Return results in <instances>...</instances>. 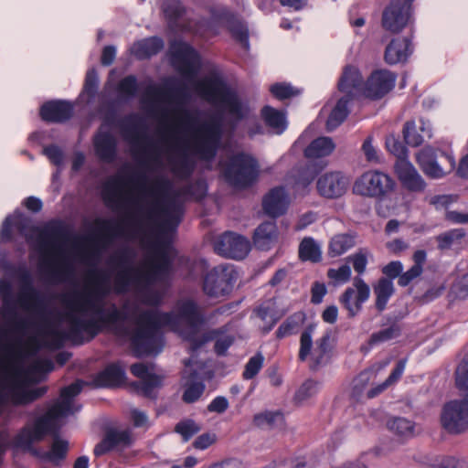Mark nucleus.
I'll list each match as a JSON object with an SVG mask.
<instances>
[{
    "instance_id": "obj_1",
    "label": "nucleus",
    "mask_w": 468,
    "mask_h": 468,
    "mask_svg": "<svg viewBox=\"0 0 468 468\" xmlns=\"http://www.w3.org/2000/svg\"><path fill=\"white\" fill-rule=\"evenodd\" d=\"M91 288L84 292H75L65 298L64 302L69 308L78 311L91 310L96 318L82 319L74 314L69 313L66 320L69 323V333L71 342L75 345L84 343L83 333L87 334V341L95 338L106 328H117L118 323L124 322L127 318L124 312L115 304L104 308L101 304H96L95 299L105 296L110 292V275L101 269H93L87 276Z\"/></svg>"
},
{
    "instance_id": "obj_2",
    "label": "nucleus",
    "mask_w": 468,
    "mask_h": 468,
    "mask_svg": "<svg viewBox=\"0 0 468 468\" xmlns=\"http://www.w3.org/2000/svg\"><path fill=\"white\" fill-rule=\"evenodd\" d=\"M37 232L36 242L39 251L50 259L41 263V270L46 278L54 283L61 282L72 276L73 266L65 257L64 245L72 238L69 226L60 219H51L41 228L33 227Z\"/></svg>"
},
{
    "instance_id": "obj_3",
    "label": "nucleus",
    "mask_w": 468,
    "mask_h": 468,
    "mask_svg": "<svg viewBox=\"0 0 468 468\" xmlns=\"http://www.w3.org/2000/svg\"><path fill=\"white\" fill-rule=\"evenodd\" d=\"M133 252L129 248L121 250L112 258L120 270L114 277V291L118 293L126 292L131 285H149L168 272L171 267L170 259L165 251H159L155 260L146 271L132 265Z\"/></svg>"
},
{
    "instance_id": "obj_4",
    "label": "nucleus",
    "mask_w": 468,
    "mask_h": 468,
    "mask_svg": "<svg viewBox=\"0 0 468 468\" xmlns=\"http://www.w3.org/2000/svg\"><path fill=\"white\" fill-rule=\"evenodd\" d=\"M179 112L180 123L192 131L190 149L193 154L202 161H212L217 155L222 139V119L211 116L198 123L197 112L186 109Z\"/></svg>"
},
{
    "instance_id": "obj_5",
    "label": "nucleus",
    "mask_w": 468,
    "mask_h": 468,
    "mask_svg": "<svg viewBox=\"0 0 468 468\" xmlns=\"http://www.w3.org/2000/svg\"><path fill=\"white\" fill-rule=\"evenodd\" d=\"M172 315L158 309L142 311L135 319L136 327L130 334L131 347L138 357L158 354L163 348L158 332L171 322Z\"/></svg>"
},
{
    "instance_id": "obj_6",
    "label": "nucleus",
    "mask_w": 468,
    "mask_h": 468,
    "mask_svg": "<svg viewBox=\"0 0 468 468\" xmlns=\"http://www.w3.org/2000/svg\"><path fill=\"white\" fill-rule=\"evenodd\" d=\"M144 173H133L127 177L114 176L103 185L102 199L107 207L113 209H127L133 201L123 194L122 188L131 184L142 193L157 197L166 191L170 186L165 178H156L149 186Z\"/></svg>"
},
{
    "instance_id": "obj_7",
    "label": "nucleus",
    "mask_w": 468,
    "mask_h": 468,
    "mask_svg": "<svg viewBox=\"0 0 468 468\" xmlns=\"http://www.w3.org/2000/svg\"><path fill=\"white\" fill-rule=\"evenodd\" d=\"M455 383L463 400L446 402L441 413V426L450 434H461L468 430V363L465 359L457 367Z\"/></svg>"
},
{
    "instance_id": "obj_8",
    "label": "nucleus",
    "mask_w": 468,
    "mask_h": 468,
    "mask_svg": "<svg viewBox=\"0 0 468 468\" xmlns=\"http://www.w3.org/2000/svg\"><path fill=\"white\" fill-rule=\"evenodd\" d=\"M315 324H308L301 334L298 359L304 362L310 356L309 369L317 371L321 367L330 364L335 346L332 340V331L327 330L315 341V347L313 349V334Z\"/></svg>"
},
{
    "instance_id": "obj_9",
    "label": "nucleus",
    "mask_w": 468,
    "mask_h": 468,
    "mask_svg": "<svg viewBox=\"0 0 468 468\" xmlns=\"http://www.w3.org/2000/svg\"><path fill=\"white\" fill-rule=\"evenodd\" d=\"M209 17L207 25L215 29L224 27L232 38L244 48L250 47L249 28L239 16L225 5H212L207 7Z\"/></svg>"
},
{
    "instance_id": "obj_10",
    "label": "nucleus",
    "mask_w": 468,
    "mask_h": 468,
    "mask_svg": "<svg viewBox=\"0 0 468 468\" xmlns=\"http://www.w3.org/2000/svg\"><path fill=\"white\" fill-rule=\"evenodd\" d=\"M224 177L232 186L245 189L251 186L259 176L257 160L245 153L233 154L224 168Z\"/></svg>"
},
{
    "instance_id": "obj_11",
    "label": "nucleus",
    "mask_w": 468,
    "mask_h": 468,
    "mask_svg": "<svg viewBox=\"0 0 468 468\" xmlns=\"http://www.w3.org/2000/svg\"><path fill=\"white\" fill-rule=\"evenodd\" d=\"M197 90L208 101L221 102L229 113L238 121L244 118L241 101L220 78L213 77L204 80L198 83Z\"/></svg>"
},
{
    "instance_id": "obj_12",
    "label": "nucleus",
    "mask_w": 468,
    "mask_h": 468,
    "mask_svg": "<svg viewBox=\"0 0 468 468\" xmlns=\"http://www.w3.org/2000/svg\"><path fill=\"white\" fill-rule=\"evenodd\" d=\"M395 185V181L388 174L378 170H367L355 180L353 193L382 200L393 192Z\"/></svg>"
},
{
    "instance_id": "obj_13",
    "label": "nucleus",
    "mask_w": 468,
    "mask_h": 468,
    "mask_svg": "<svg viewBox=\"0 0 468 468\" xmlns=\"http://www.w3.org/2000/svg\"><path fill=\"white\" fill-rule=\"evenodd\" d=\"M118 126L125 139L132 146L134 155L140 154L146 160H155V146L146 134L145 126L141 123L136 115L131 114L118 122Z\"/></svg>"
},
{
    "instance_id": "obj_14",
    "label": "nucleus",
    "mask_w": 468,
    "mask_h": 468,
    "mask_svg": "<svg viewBox=\"0 0 468 468\" xmlns=\"http://www.w3.org/2000/svg\"><path fill=\"white\" fill-rule=\"evenodd\" d=\"M239 278L232 264H219L213 267L204 277L203 292L209 297H222L229 294Z\"/></svg>"
},
{
    "instance_id": "obj_15",
    "label": "nucleus",
    "mask_w": 468,
    "mask_h": 468,
    "mask_svg": "<svg viewBox=\"0 0 468 468\" xmlns=\"http://www.w3.org/2000/svg\"><path fill=\"white\" fill-rule=\"evenodd\" d=\"M171 65L186 79H194L200 69V56L187 42L172 40L168 50Z\"/></svg>"
},
{
    "instance_id": "obj_16",
    "label": "nucleus",
    "mask_w": 468,
    "mask_h": 468,
    "mask_svg": "<svg viewBox=\"0 0 468 468\" xmlns=\"http://www.w3.org/2000/svg\"><path fill=\"white\" fill-rule=\"evenodd\" d=\"M54 423L50 416L42 415L37 418L29 427L23 428L15 438V444L33 456H40V449L34 446L35 442L42 441L53 431Z\"/></svg>"
},
{
    "instance_id": "obj_17",
    "label": "nucleus",
    "mask_w": 468,
    "mask_h": 468,
    "mask_svg": "<svg viewBox=\"0 0 468 468\" xmlns=\"http://www.w3.org/2000/svg\"><path fill=\"white\" fill-rule=\"evenodd\" d=\"M183 216L184 207L175 198H156L147 213L150 219L161 218L158 227L162 231H175L181 223Z\"/></svg>"
},
{
    "instance_id": "obj_18",
    "label": "nucleus",
    "mask_w": 468,
    "mask_h": 468,
    "mask_svg": "<svg viewBox=\"0 0 468 468\" xmlns=\"http://www.w3.org/2000/svg\"><path fill=\"white\" fill-rule=\"evenodd\" d=\"M14 276L20 283L18 303L26 309L43 314L46 312V303L42 293L34 287L33 277L26 267H18L14 271Z\"/></svg>"
},
{
    "instance_id": "obj_19",
    "label": "nucleus",
    "mask_w": 468,
    "mask_h": 468,
    "mask_svg": "<svg viewBox=\"0 0 468 468\" xmlns=\"http://www.w3.org/2000/svg\"><path fill=\"white\" fill-rule=\"evenodd\" d=\"M115 113L109 112L105 115L102 124L92 137V144L96 156L103 163L111 164L118 153V142L116 137L110 132L104 130V125L115 124Z\"/></svg>"
},
{
    "instance_id": "obj_20",
    "label": "nucleus",
    "mask_w": 468,
    "mask_h": 468,
    "mask_svg": "<svg viewBox=\"0 0 468 468\" xmlns=\"http://www.w3.org/2000/svg\"><path fill=\"white\" fill-rule=\"evenodd\" d=\"M415 0H390L382 13V27L391 33H399L410 23Z\"/></svg>"
},
{
    "instance_id": "obj_21",
    "label": "nucleus",
    "mask_w": 468,
    "mask_h": 468,
    "mask_svg": "<svg viewBox=\"0 0 468 468\" xmlns=\"http://www.w3.org/2000/svg\"><path fill=\"white\" fill-rule=\"evenodd\" d=\"M48 387L26 389L10 381H0V404L11 402L15 406H26L43 397Z\"/></svg>"
},
{
    "instance_id": "obj_22",
    "label": "nucleus",
    "mask_w": 468,
    "mask_h": 468,
    "mask_svg": "<svg viewBox=\"0 0 468 468\" xmlns=\"http://www.w3.org/2000/svg\"><path fill=\"white\" fill-rule=\"evenodd\" d=\"M94 224L96 227L94 233L84 239L109 243L114 238L123 236L125 228L133 226L136 222L132 213H126L125 217L120 220L97 218Z\"/></svg>"
},
{
    "instance_id": "obj_23",
    "label": "nucleus",
    "mask_w": 468,
    "mask_h": 468,
    "mask_svg": "<svg viewBox=\"0 0 468 468\" xmlns=\"http://www.w3.org/2000/svg\"><path fill=\"white\" fill-rule=\"evenodd\" d=\"M217 254L233 260H243L250 250V240L233 231H226L214 242Z\"/></svg>"
},
{
    "instance_id": "obj_24",
    "label": "nucleus",
    "mask_w": 468,
    "mask_h": 468,
    "mask_svg": "<svg viewBox=\"0 0 468 468\" xmlns=\"http://www.w3.org/2000/svg\"><path fill=\"white\" fill-rule=\"evenodd\" d=\"M369 296V285L362 278L356 277L353 287H347L340 295L339 303L347 311V316L353 318L361 312Z\"/></svg>"
},
{
    "instance_id": "obj_25",
    "label": "nucleus",
    "mask_w": 468,
    "mask_h": 468,
    "mask_svg": "<svg viewBox=\"0 0 468 468\" xmlns=\"http://www.w3.org/2000/svg\"><path fill=\"white\" fill-rule=\"evenodd\" d=\"M172 315L171 322L165 323L166 326L175 328L180 323H185L190 328L196 330L205 323V316L198 304L192 299L179 301L176 304V313L162 312Z\"/></svg>"
},
{
    "instance_id": "obj_26",
    "label": "nucleus",
    "mask_w": 468,
    "mask_h": 468,
    "mask_svg": "<svg viewBox=\"0 0 468 468\" xmlns=\"http://www.w3.org/2000/svg\"><path fill=\"white\" fill-rule=\"evenodd\" d=\"M397 74L388 69H375L365 81L363 96L380 100L391 91L396 84Z\"/></svg>"
},
{
    "instance_id": "obj_27",
    "label": "nucleus",
    "mask_w": 468,
    "mask_h": 468,
    "mask_svg": "<svg viewBox=\"0 0 468 468\" xmlns=\"http://www.w3.org/2000/svg\"><path fill=\"white\" fill-rule=\"evenodd\" d=\"M348 186L349 178L342 172L325 173L316 181L318 194L327 199H335L344 196Z\"/></svg>"
},
{
    "instance_id": "obj_28",
    "label": "nucleus",
    "mask_w": 468,
    "mask_h": 468,
    "mask_svg": "<svg viewBox=\"0 0 468 468\" xmlns=\"http://www.w3.org/2000/svg\"><path fill=\"white\" fill-rule=\"evenodd\" d=\"M145 95L152 100L181 101L187 98V86L183 81L168 78L163 85H150L145 90Z\"/></svg>"
},
{
    "instance_id": "obj_29",
    "label": "nucleus",
    "mask_w": 468,
    "mask_h": 468,
    "mask_svg": "<svg viewBox=\"0 0 468 468\" xmlns=\"http://www.w3.org/2000/svg\"><path fill=\"white\" fill-rule=\"evenodd\" d=\"M395 172L401 186L411 193H421L427 184L415 166L408 160H398Z\"/></svg>"
},
{
    "instance_id": "obj_30",
    "label": "nucleus",
    "mask_w": 468,
    "mask_h": 468,
    "mask_svg": "<svg viewBox=\"0 0 468 468\" xmlns=\"http://www.w3.org/2000/svg\"><path fill=\"white\" fill-rule=\"evenodd\" d=\"M73 104L62 100L46 101L39 109L41 119L50 123H63L73 116Z\"/></svg>"
},
{
    "instance_id": "obj_31",
    "label": "nucleus",
    "mask_w": 468,
    "mask_h": 468,
    "mask_svg": "<svg viewBox=\"0 0 468 468\" xmlns=\"http://www.w3.org/2000/svg\"><path fill=\"white\" fill-rule=\"evenodd\" d=\"M132 442V436L129 431H118L112 428L105 431L101 441L95 445L93 454L96 457H101L113 451L118 446L128 447Z\"/></svg>"
},
{
    "instance_id": "obj_32",
    "label": "nucleus",
    "mask_w": 468,
    "mask_h": 468,
    "mask_svg": "<svg viewBox=\"0 0 468 468\" xmlns=\"http://www.w3.org/2000/svg\"><path fill=\"white\" fill-rule=\"evenodd\" d=\"M337 86L341 92L346 93L345 95H350L354 99L356 96H363L365 81L356 67L346 65L343 69Z\"/></svg>"
},
{
    "instance_id": "obj_33",
    "label": "nucleus",
    "mask_w": 468,
    "mask_h": 468,
    "mask_svg": "<svg viewBox=\"0 0 468 468\" xmlns=\"http://www.w3.org/2000/svg\"><path fill=\"white\" fill-rule=\"evenodd\" d=\"M439 151L431 146H425L416 154V161L421 171L430 178H442L446 173L438 164Z\"/></svg>"
},
{
    "instance_id": "obj_34",
    "label": "nucleus",
    "mask_w": 468,
    "mask_h": 468,
    "mask_svg": "<svg viewBox=\"0 0 468 468\" xmlns=\"http://www.w3.org/2000/svg\"><path fill=\"white\" fill-rule=\"evenodd\" d=\"M287 195L282 186L271 188L262 199V208L264 213L276 218L287 211Z\"/></svg>"
},
{
    "instance_id": "obj_35",
    "label": "nucleus",
    "mask_w": 468,
    "mask_h": 468,
    "mask_svg": "<svg viewBox=\"0 0 468 468\" xmlns=\"http://www.w3.org/2000/svg\"><path fill=\"white\" fill-rule=\"evenodd\" d=\"M413 52V45L409 37L393 38L386 47L384 59L389 65L404 63Z\"/></svg>"
},
{
    "instance_id": "obj_36",
    "label": "nucleus",
    "mask_w": 468,
    "mask_h": 468,
    "mask_svg": "<svg viewBox=\"0 0 468 468\" xmlns=\"http://www.w3.org/2000/svg\"><path fill=\"white\" fill-rule=\"evenodd\" d=\"M125 378L123 367L118 362H114L97 373L92 382L96 388H117L124 383Z\"/></svg>"
},
{
    "instance_id": "obj_37",
    "label": "nucleus",
    "mask_w": 468,
    "mask_h": 468,
    "mask_svg": "<svg viewBox=\"0 0 468 468\" xmlns=\"http://www.w3.org/2000/svg\"><path fill=\"white\" fill-rule=\"evenodd\" d=\"M420 123L419 130L414 121H408L403 126V139L405 144L409 146L418 147L422 144L425 138L430 139L432 136L431 127L429 122L420 119Z\"/></svg>"
},
{
    "instance_id": "obj_38",
    "label": "nucleus",
    "mask_w": 468,
    "mask_h": 468,
    "mask_svg": "<svg viewBox=\"0 0 468 468\" xmlns=\"http://www.w3.org/2000/svg\"><path fill=\"white\" fill-rule=\"evenodd\" d=\"M165 47L162 37L154 36L140 39L133 43L131 52L140 59H147L157 55Z\"/></svg>"
},
{
    "instance_id": "obj_39",
    "label": "nucleus",
    "mask_w": 468,
    "mask_h": 468,
    "mask_svg": "<svg viewBox=\"0 0 468 468\" xmlns=\"http://www.w3.org/2000/svg\"><path fill=\"white\" fill-rule=\"evenodd\" d=\"M253 424L260 429L283 430L286 426V421L282 411L265 410L253 416Z\"/></svg>"
},
{
    "instance_id": "obj_40",
    "label": "nucleus",
    "mask_w": 468,
    "mask_h": 468,
    "mask_svg": "<svg viewBox=\"0 0 468 468\" xmlns=\"http://www.w3.org/2000/svg\"><path fill=\"white\" fill-rule=\"evenodd\" d=\"M261 117L267 127L277 134H282L287 128L286 114L270 105H265L261 110Z\"/></svg>"
},
{
    "instance_id": "obj_41",
    "label": "nucleus",
    "mask_w": 468,
    "mask_h": 468,
    "mask_svg": "<svg viewBox=\"0 0 468 468\" xmlns=\"http://www.w3.org/2000/svg\"><path fill=\"white\" fill-rule=\"evenodd\" d=\"M373 292L376 296L375 308L378 313L386 310L390 298L395 293L393 282L389 279L379 278L373 286Z\"/></svg>"
},
{
    "instance_id": "obj_42",
    "label": "nucleus",
    "mask_w": 468,
    "mask_h": 468,
    "mask_svg": "<svg viewBox=\"0 0 468 468\" xmlns=\"http://www.w3.org/2000/svg\"><path fill=\"white\" fill-rule=\"evenodd\" d=\"M335 148V144L332 138L321 136L313 140L304 149V156L306 158H320L330 155Z\"/></svg>"
},
{
    "instance_id": "obj_43",
    "label": "nucleus",
    "mask_w": 468,
    "mask_h": 468,
    "mask_svg": "<svg viewBox=\"0 0 468 468\" xmlns=\"http://www.w3.org/2000/svg\"><path fill=\"white\" fill-rule=\"evenodd\" d=\"M306 320L303 311H298L289 315L278 327L275 332L277 339L281 340L286 336L295 335L299 332Z\"/></svg>"
},
{
    "instance_id": "obj_44",
    "label": "nucleus",
    "mask_w": 468,
    "mask_h": 468,
    "mask_svg": "<svg viewBox=\"0 0 468 468\" xmlns=\"http://www.w3.org/2000/svg\"><path fill=\"white\" fill-rule=\"evenodd\" d=\"M351 101L353 99L350 95H344L337 101L327 118V130L332 131L344 122L349 114L348 105Z\"/></svg>"
},
{
    "instance_id": "obj_45",
    "label": "nucleus",
    "mask_w": 468,
    "mask_h": 468,
    "mask_svg": "<svg viewBox=\"0 0 468 468\" xmlns=\"http://www.w3.org/2000/svg\"><path fill=\"white\" fill-rule=\"evenodd\" d=\"M68 451V441L56 436L52 441L50 450L48 452H44L40 449V456L37 457L58 465L61 461L66 459Z\"/></svg>"
},
{
    "instance_id": "obj_46",
    "label": "nucleus",
    "mask_w": 468,
    "mask_h": 468,
    "mask_svg": "<svg viewBox=\"0 0 468 468\" xmlns=\"http://www.w3.org/2000/svg\"><path fill=\"white\" fill-rule=\"evenodd\" d=\"M162 384V377L155 374L148 376L145 379L134 382L133 386L138 394L146 399L154 400L157 399L156 389L161 388Z\"/></svg>"
},
{
    "instance_id": "obj_47",
    "label": "nucleus",
    "mask_w": 468,
    "mask_h": 468,
    "mask_svg": "<svg viewBox=\"0 0 468 468\" xmlns=\"http://www.w3.org/2000/svg\"><path fill=\"white\" fill-rule=\"evenodd\" d=\"M355 244L354 235L346 233L335 235L329 242L328 254L330 257L340 256L353 248Z\"/></svg>"
},
{
    "instance_id": "obj_48",
    "label": "nucleus",
    "mask_w": 468,
    "mask_h": 468,
    "mask_svg": "<svg viewBox=\"0 0 468 468\" xmlns=\"http://www.w3.org/2000/svg\"><path fill=\"white\" fill-rule=\"evenodd\" d=\"M299 259L303 261L319 262L322 260V253L314 239L310 237L304 238L298 250Z\"/></svg>"
},
{
    "instance_id": "obj_49",
    "label": "nucleus",
    "mask_w": 468,
    "mask_h": 468,
    "mask_svg": "<svg viewBox=\"0 0 468 468\" xmlns=\"http://www.w3.org/2000/svg\"><path fill=\"white\" fill-rule=\"evenodd\" d=\"M162 11L169 27H174L186 14V9L180 0H165Z\"/></svg>"
},
{
    "instance_id": "obj_50",
    "label": "nucleus",
    "mask_w": 468,
    "mask_h": 468,
    "mask_svg": "<svg viewBox=\"0 0 468 468\" xmlns=\"http://www.w3.org/2000/svg\"><path fill=\"white\" fill-rule=\"evenodd\" d=\"M276 234V225L273 222H263L254 231L253 241L261 249L268 246Z\"/></svg>"
},
{
    "instance_id": "obj_51",
    "label": "nucleus",
    "mask_w": 468,
    "mask_h": 468,
    "mask_svg": "<svg viewBox=\"0 0 468 468\" xmlns=\"http://www.w3.org/2000/svg\"><path fill=\"white\" fill-rule=\"evenodd\" d=\"M118 96L122 101H129L136 97L139 91V85L134 75H128L122 78L116 86Z\"/></svg>"
},
{
    "instance_id": "obj_52",
    "label": "nucleus",
    "mask_w": 468,
    "mask_h": 468,
    "mask_svg": "<svg viewBox=\"0 0 468 468\" xmlns=\"http://www.w3.org/2000/svg\"><path fill=\"white\" fill-rule=\"evenodd\" d=\"M388 429L396 435L404 438L413 437L415 423L403 417H393L387 422Z\"/></svg>"
},
{
    "instance_id": "obj_53",
    "label": "nucleus",
    "mask_w": 468,
    "mask_h": 468,
    "mask_svg": "<svg viewBox=\"0 0 468 468\" xmlns=\"http://www.w3.org/2000/svg\"><path fill=\"white\" fill-rule=\"evenodd\" d=\"M402 328L399 324L394 322L389 326L373 333L369 338L370 345H377L393 340L401 335Z\"/></svg>"
},
{
    "instance_id": "obj_54",
    "label": "nucleus",
    "mask_w": 468,
    "mask_h": 468,
    "mask_svg": "<svg viewBox=\"0 0 468 468\" xmlns=\"http://www.w3.org/2000/svg\"><path fill=\"white\" fill-rule=\"evenodd\" d=\"M45 326L47 328L45 335L49 338L47 343L48 347L52 349H60L64 346L67 340L71 341V336L68 330L62 331L56 329L50 323H46Z\"/></svg>"
},
{
    "instance_id": "obj_55",
    "label": "nucleus",
    "mask_w": 468,
    "mask_h": 468,
    "mask_svg": "<svg viewBox=\"0 0 468 468\" xmlns=\"http://www.w3.org/2000/svg\"><path fill=\"white\" fill-rule=\"evenodd\" d=\"M320 383L313 378L306 379L296 390L293 400L302 404L318 393Z\"/></svg>"
},
{
    "instance_id": "obj_56",
    "label": "nucleus",
    "mask_w": 468,
    "mask_h": 468,
    "mask_svg": "<svg viewBox=\"0 0 468 468\" xmlns=\"http://www.w3.org/2000/svg\"><path fill=\"white\" fill-rule=\"evenodd\" d=\"M464 236L465 231L463 229H453L445 231L436 237L438 249L440 250L450 249L454 242L461 240Z\"/></svg>"
},
{
    "instance_id": "obj_57",
    "label": "nucleus",
    "mask_w": 468,
    "mask_h": 468,
    "mask_svg": "<svg viewBox=\"0 0 468 468\" xmlns=\"http://www.w3.org/2000/svg\"><path fill=\"white\" fill-rule=\"evenodd\" d=\"M200 430V426L191 419L181 420L175 426V432L180 434L185 442L188 441Z\"/></svg>"
},
{
    "instance_id": "obj_58",
    "label": "nucleus",
    "mask_w": 468,
    "mask_h": 468,
    "mask_svg": "<svg viewBox=\"0 0 468 468\" xmlns=\"http://www.w3.org/2000/svg\"><path fill=\"white\" fill-rule=\"evenodd\" d=\"M205 384L202 381H193L186 384L182 399L186 403H194L199 399L205 391Z\"/></svg>"
},
{
    "instance_id": "obj_59",
    "label": "nucleus",
    "mask_w": 468,
    "mask_h": 468,
    "mask_svg": "<svg viewBox=\"0 0 468 468\" xmlns=\"http://www.w3.org/2000/svg\"><path fill=\"white\" fill-rule=\"evenodd\" d=\"M270 91L273 97L281 101L295 97L300 93L299 90L285 82L272 84L270 88Z\"/></svg>"
},
{
    "instance_id": "obj_60",
    "label": "nucleus",
    "mask_w": 468,
    "mask_h": 468,
    "mask_svg": "<svg viewBox=\"0 0 468 468\" xmlns=\"http://www.w3.org/2000/svg\"><path fill=\"white\" fill-rule=\"evenodd\" d=\"M99 78L95 69H90L87 71L83 85L82 93L87 95L88 101H92L98 91Z\"/></svg>"
},
{
    "instance_id": "obj_61",
    "label": "nucleus",
    "mask_w": 468,
    "mask_h": 468,
    "mask_svg": "<svg viewBox=\"0 0 468 468\" xmlns=\"http://www.w3.org/2000/svg\"><path fill=\"white\" fill-rule=\"evenodd\" d=\"M263 356L261 354H256L251 356L245 365L244 371L242 373L243 379L249 380L255 378L261 371L263 366Z\"/></svg>"
},
{
    "instance_id": "obj_62",
    "label": "nucleus",
    "mask_w": 468,
    "mask_h": 468,
    "mask_svg": "<svg viewBox=\"0 0 468 468\" xmlns=\"http://www.w3.org/2000/svg\"><path fill=\"white\" fill-rule=\"evenodd\" d=\"M207 193V185L204 180H197L184 188V194L197 201L202 200Z\"/></svg>"
},
{
    "instance_id": "obj_63",
    "label": "nucleus",
    "mask_w": 468,
    "mask_h": 468,
    "mask_svg": "<svg viewBox=\"0 0 468 468\" xmlns=\"http://www.w3.org/2000/svg\"><path fill=\"white\" fill-rule=\"evenodd\" d=\"M387 149L399 160H406L408 150L406 146L395 136H389L386 139Z\"/></svg>"
},
{
    "instance_id": "obj_64",
    "label": "nucleus",
    "mask_w": 468,
    "mask_h": 468,
    "mask_svg": "<svg viewBox=\"0 0 468 468\" xmlns=\"http://www.w3.org/2000/svg\"><path fill=\"white\" fill-rule=\"evenodd\" d=\"M433 468H468V463L464 459H458L453 456H444L441 460H437L433 464Z\"/></svg>"
}]
</instances>
